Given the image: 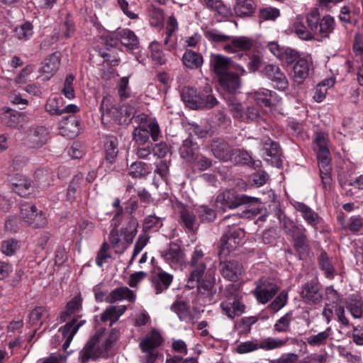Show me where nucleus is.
I'll return each instance as SVG.
<instances>
[{
    "instance_id": "f257e3e1",
    "label": "nucleus",
    "mask_w": 363,
    "mask_h": 363,
    "mask_svg": "<svg viewBox=\"0 0 363 363\" xmlns=\"http://www.w3.org/2000/svg\"><path fill=\"white\" fill-rule=\"evenodd\" d=\"M204 36L225 52L235 54L239 57H242L244 52L250 50L254 45L253 40L248 37L228 35L214 28L204 31Z\"/></svg>"
},
{
    "instance_id": "f03ea898",
    "label": "nucleus",
    "mask_w": 363,
    "mask_h": 363,
    "mask_svg": "<svg viewBox=\"0 0 363 363\" xmlns=\"http://www.w3.org/2000/svg\"><path fill=\"white\" fill-rule=\"evenodd\" d=\"M103 336L104 331L96 332L84 347L79 355V359L82 363H86L89 359L107 357L112 343L119 336V331L116 329H113L108 337L104 338Z\"/></svg>"
},
{
    "instance_id": "7ed1b4c3",
    "label": "nucleus",
    "mask_w": 363,
    "mask_h": 363,
    "mask_svg": "<svg viewBox=\"0 0 363 363\" xmlns=\"http://www.w3.org/2000/svg\"><path fill=\"white\" fill-rule=\"evenodd\" d=\"M313 144V149L316 152L318 160V167L322 183L325 189H330L332 184V167L328 134L325 132L316 133Z\"/></svg>"
},
{
    "instance_id": "20e7f679",
    "label": "nucleus",
    "mask_w": 363,
    "mask_h": 363,
    "mask_svg": "<svg viewBox=\"0 0 363 363\" xmlns=\"http://www.w3.org/2000/svg\"><path fill=\"white\" fill-rule=\"evenodd\" d=\"M237 215L228 216L224 218L222 221L223 225L228 227L223 235L220 239V255L226 257L230 252L237 249L242 243L245 237V232L240 228H238L235 223H232L230 220H238Z\"/></svg>"
},
{
    "instance_id": "39448f33",
    "label": "nucleus",
    "mask_w": 363,
    "mask_h": 363,
    "mask_svg": "<svg viewBox=\"0 0 363 363\" xmlns=\"http://www.w3.org/2000/svg\"><path fill=\"white\" fill-rule=\"evenodd\" d=\"M306 21L308 27L315 31V35L321 38H328L335 27V19L330 15L324 16L320 18V12L318 8L312 9L306 15Z\"/></svg>"
},
{
    "instance_id": "423d86ee",
    "label": "nucleus",
    "mask_w": 363,
    "mask_h": 363,
    "mask_svg": "<svg viewBox=\"0 0 363 363\" xmlns=\"http://www.w3.org/2000/svg\"><path fill=\"white\" fill-rule=\"evenodd\" d=\"M223 296L226 298L220 303V308L223 314L230 318L240 316L245 311V306L242 297L234 291V286L229 284L223 291Z\"/></svg>"
},
{
    "instance_id": "0eeeda50",
    "label": "nucleus",
    "mask_w": 363,
    "mask_h": 363,
    "mask_svg": "<svg viewBox=\"0 0 363 363\" xmlns=\"http://www.w3.org/2000/svg\"><path fill=\"white\" fill-rule=\"evenodd\" d=\"M20 216L25 223L35 228H43L48 222L43 211H38L36 206L31 203H21Z\"/></svg>"
},
{
    "instance_id": "6e6552de",
    "label": "nucleus",
    "mask_w": 363,
    "mask_h": 363,
    "mask_svg": "<svg viewBox=\"0 0 363 363\" xmlns=\"http://www.w3.org/2000/svg\"><path fill=\"white\" fill-rule=\"evenodd\" d=\"M133 135L135 143L143 145L148 140L150 136L153 141H157L161 137V130L158 123L152 119L135 128Z\"/></svg>"
},
{
    "instance_id": "1a4fd4ad",
    "label": "nucleus",
    "mask_w": 363,
    "mask_h": 363,
    "mask_svg": "<svg viewBox=\"0 0 363 363\" xmlns=\"http://www.w3.org/2000/svg\"><path fill=\"white\" fill-rule=\"evenodd\" d=\"M216 202L220 203L223 207L235 208L243 204L257 203L259 199L256 197L238 194L234 190H227L217 196Z\"/></svg>"
},
{
    "instance_id": "9d476101",
    "label": "nucleus",
    "mask_w": 363,
    "mask_h": 363,
    "mask_svg": "<svg viewBox=\"0 0 363 363\" xmlns=\"http://www.w3.org/2000/svg\"><path fill=\"white\" fill-rule=\"evenodd\" d=\"M279 286L270 278H262L257 282L256 288L252 291L257 301L267 303L278 291Z\"/></svg>"
},
{
    "instance_id": "9b49d317",
    "label": "nucleus",
    "mask_w": 363,
    "mask_h": 363,
    "mask_svg": "<svg viewBox=\"0 0 363 363\" xmlns=\"http://www.w3.org/2000/svg\"><path fill=\"white\" fill-rule=\"evenodd\" d=\"M262 73L263 76L272 82L274 88L281 91L287 89L289 86L288 80L279 66L272 64L265 65Z\"/></svg>"
},
{
    "instance_id": "f8f14e48",
    "label": "nucleus",
    "mask_w": 363,
    "mask_h": 363,
    "mask_svg": "<svg viewBox=\"0 0 363 363\" xmlns=\"http://www.w3.org/2000/svg\"><path fill=\"white\" fill-rule=\"evenodd\" d=\"M220 272L223 278L230 281H238L244 273L242 264L237 260L220 262Z\"/></svg>"
},
{
    "instance_id": "ddd939ff",
    "label": "nucleus",
    "mask_w": 363,
    "mask_h": 363,
    "mask_svg": "<svg viewBox=\"0 0 363 363\" xmlns=\"http://www.w3.org/2000/svg\"><path fill=\"white\" fill-rule=\"evenodd\" d=\"M122 210L119 213H116L112 219L113 229L111 230L109 235V242L112 247L116 250V251L123 252L125 250L131 243H128L125 239H122L119 234L118 228L121 225L122 220Z\"/></svg>"
},
{
    "instance_id": "4468645a",
    "label": "nucleus",
    "mask_w": 363,
    "mask_h": 363,
    "mask_svg": "<svg viewBox=\"0 0 363 363\" xmlns=\"http://www.w3.org/2000/svg\"><path fill=\"white\" fill-rule=\"evenodd\" d=\"M211 262L208 257H205L202 250L199 247H196L191 255L190 261L191 266L193 270L190 274L192 279H199L203 275L206 269L208 264Z\"/></svg>"
},
{
    "instance_id": "2eb2a0df",
    "label": "nucleus",
    "mask_w": 363,
    "mask_h": 363,
    "mask_svg": "<svg viewBox=\"0 0 363 363\" xmlns=\"http://www.w3.org/2000/svg\"><path fill=\"white\" fill-rule=\"evenodd\" d=\"M100 110L101 111V118L103 121L111 122L113 121L118 124L122 125L125 120H122L120 118V106L113 104L111 98H104Z\"/></svg>"
},
{
    "instance_id": "dca6fc26",
    "label": "nucleus",
    "mask_w": 363,
    "mask_h": 363,
    "mask_svg": "<svg viewBox=\"0 0 363 363\" xmlns=\"http://www.w3.org/2000/svg\"><path fill=\"white\" fill-rule=\"evenodd\" d=\"M210 66L213 72L218 77L229 72V69L234 67L233 61L229 57L220 54H211L210 57Z\"/></svg>"
},
{
    "instance_id": "f3484780",
    "label": "nucleus",
    "mask_w": 363,
    "mask_h": 363,
    "mask_svg": "<svg viewBox=\"0 0 363 363\" xmlns=\"http://www.w3.org/2000/svg\"><path fill=\"white\" fill-rule=\"evenodd\" d=\"M221 88L230 94H235L241 86L238 74L229 72L218 77Z\"/></svg>"
},
{
    "instance_id": "a211bd4d",
    "label": "nucleus",
    "mask_w": 363,
    "mask_h": 363,
    "mask_svg": "<svg viewBox=\"0 0 363 363\" xmlns=\"http://www.w3.org/2000/svg\"><path fill=\"white\" fill-rule=\"evenodd\" d=\"M233 150L223 139L213 140L211 143V151L214 157L223 162L231 160Z\"/></svg>"
},
{
    "instance_id": "6ab92c4d",
    "label": "nucleus",
    "mask_w": 363,
    "mask_h": 363,
    "mask_svg": "<svg viewBox=\"0 0 363 363\" xmlns=\"http://www.w3.org/2000/svg\"><path fill=\"white\" fill-rule=\"evenodd\" d=\"M152 284L156 294L166 291L171 285L173 276L163 270H159L152 275Z\"/></svg>"
},
{
    "instance_id": "aec40b11",
    "label": "nucleus",
    "mask_w": 363,
    "mask_h": 363,
    "mask_svg": "<svg viewBox=\"0 0 363 363\" xmlns=\"http://www.w3.org/2000/svg\"><path fill=\"white\" fill-rule=\"evenodd\" d=\"M84 323L85 320L78 321L77 318H73L70 322L66 323L59 330L62 338L65 340V342L62 346L64 350H67L69 347L74 335Z\"/></svg>"
},
{
    "instance_id": "412c9836",
    "label": "nucleus",
    "mask_w": 363,
    "mask_h": 363,
    "mask_svg": "<svg viewBox=\"0 0 363 363\" xmlns=\"http://www.w3.org/2000/svg\"><path fill=\"white\" fill-rule=\"evenodd\" d=\"M170 308L177 314L181 321L191 323L195 320L194 313L191 311L190 306L184 301H175Z\"/></svg>"
},
{
    "instance_id": "4be33fe9",
    "label": "nucleus",
    "mask_w": 363,
    "mask_h": 363,
    "mask_svg": "<svg viewBox=\"0 0 363 363\" xmlns=\"http://www.w3.org/2000/svg\"><path fill=\"white\" fill-rule=\"evenodd\" d=\"M48 134L47 129L40 126L30 128L27 133L26 138L31 147L37 148L46 143Z\"/></svg>"
},
{
    "instance_id": "5701e85b",
    "label": "nucleus",
    "mask_w": 363,
    "mask_h": 363,
    "mask_svg": "<svg viewBox=\"0 0 363 363\" xmlns=\"http://www.w3.org/2000/svg\"><path fill=\"white\" fill-rule=\"evenodd\" d=\"M115 35L116 39L128 50H135L138 48L139 40L134 32L130 29L125 28L118 30Z\"/></svg>"
},
{
    "instance_id": "b1692460",
    "label": "nucleus",
    "mask_w": 363,
    "mask_h": 363,
    "mask_svg": "<svg viewBox=\"0 0 363 363\" xmlns=\"http://www.w3.org/2000/svg\"><path fill=\"white\" fill-rule=\"evenodd\" d=\"M135 298L136 296L133 291L126 286H122L114 289L106 298V302L114 303L123 300L134 302Z\"/></svg>"
},
{
    "instance_id": "393cba45",
    "label": "nucleus",
    "mask_w": 363,
    "mask_h": 363,
    "mask_svg": "<svg viewBox=\"0 0 363 363\" xmlns=\"http://www.w3.org/2000/svg\"><path fill=\"white\" fill-rule=\"evenodd\" d=\"M257 9L254 0H235L234 11L237 16L249 18L253 16Z\"/></svg>"
},
{
    "instance_id": "a878e982",
    "label": "nucleus",
    "mask_w": 363,
    "mask_h": 363,
    "mask_svg": "<svg viewBox=\"0 0 363 363\" xmlns=\"http://www.w3.org/2000/svg\"><path fill=\"white\" fill-rule=\"evenodd\" d=\"M302 297L308 301L313 303L319 302L321 299L320 286L316 280H312L306 283L301 291Z\"/></svg>"
},
{
    "instance_id": "bb28decb",
    "label": "nucleus",
    "mask_w": 363,
    "mask_h": 363,
    "mask_svg": "<svg viewBox=\"0 0 363 363\" xmlns=\"http://www.w3.org/2000/svg\"><path fill=\"white\" fill-rule=\"evenodd\" d=\"M183 255L180 246L175 242H171L165 250L161 251L162 257L169 264L181 262Z\"/></svg>"
},
{
    "instance_id": "cd10ccee",
    "label": "nucleus",
    "mask_w": 363,
    "mask_h": 363,
    "mask_svg": "<svg viewBox=\"0 0 363 363\" xmlns=\"http://www.w3.org/2000/svg\"><path fill=\"white\" fill-rule=\"evenodd\" d=\"M123 222L125 223V226L121 228L124 239L128 243H132L138 233V220L133 216H130L121 220V224Z\"/></svg>"
},
{
    "instance_id": "c85d7f7f",
    "label": "nucleus",
    "mask_w": 363,
    "mask_h": 363,
    "mask_svg": "<svg viewBox=\"0 0 363 363\" xmlns=\"http://www.w3.org/2000/svg\"><path fill=\"white\" fill-rule=\"evenodd\" d=\"M80 121L74 116L64 118L60 123V128L63 130V134L73 138L79 133Z\"/></svg>"
},
{
    "instance_id": "c756f323",
    "label": "nucleus",
    "mask_w": 363,
    "mask_h": 363,
    "mask_svg": "<svg viewBox=\"0 0 363 363\" xmlns=\"http://www.w3.org/2000/svg\"><path fill=\"white\" fill-rule=\"evenodd\" d=\"M60 53L55 52L48 57L42 67V71L44 74H48L47 79H50L58 69L60 62Z\"/></svg>"
},
{
    "instance_id": "7c9ffc66",
    "label": "nucleus",
    "mask_w": 363,
    "mask_h": 363,
    "mask_svg": "<svg viewBox=\"0 0 363 363\" xmlns=\"http://www.w3.org/2000/svg\"><path fill=\"white\" fill-rule=\"evenodd\" d=\"M211 87L209 84H206L203 87V90L201 92H198V97L199 100L203 102V104H196L195 108H211L214 107L218 101L214 96L211 94Z\"/></svg>"
},
{
    "instance_id": "2f4dec72",
    "label": "nucleus",
    "mask_w": 363,
    "mask_h": 363,
    "mask_svg": "<svg viewBox=\"0 0 363 363\" xmlns=\"http://www.w3.org/2000/svg\"><path fill=\"white\" fill-rule=\"evenodd\" d=\"M162 337L159 333L153 330L140 342V347L143 352H152L162 343Z\"/></svg>"
},
{
    "instance_id": "473e14b6",
    "label": "nucleus",
    "mask_w": 363,
    "mask_h": 363,
    "mask_svg": "<svg viewBox=\"0 0 363 363\" xmlns=\"http://www.w3.org/2000/svg\"><path fill=\"white\" fill-rule=\"evenodd\" d=\"M308 62L303 58L298 59L294 66V81L297 84H301L308 77Z\"/></svg>"
},
{
    "instance_id": "72a5a7b5",
    "label": "nucleus",
    "mask_w": 363,
    "mask_h": 363,
    "mask_svg": "<svg viewBox=\"0 0 363 363\" xmlns=\"http://www.w3.org/2000/svg\"><path fill=\"white\" fill-rule=\"evenodd\" d=\"M292 30L300 39L303 40H312L315 36V31L308 26L306 27L299 18H296L294 22Z\"/></svg>"
},
{
    "instance_id": "f704fd0d",
    "label": "nucleus",
    "mask_w": 363,
    "mask_h": 363,
    "mask_svg": "<svg viewBox=\"0 0 363 363\" xmlns=\"http://www.w3.org/2000/svg\"><path fill=\"white\" fill-rule=\"evenodd\" d=\"M126 310V306H121L116 307L110 306L101 313V320L103 322L111 321V325L116 323L121 315H122Z\"/></svg>"
},
{
    "instance_id": "c9c22d12",
    "label": "nucleus",
    "mask_w": 363,
    "mask_h": 363,
    "mask_svg": "<svg viewBox=\"0 0 363 363\" xmlns=\"http://www.w3.org/2000/svg\"><path fill=\"white\" fill-rule=\"evenodd\" d=\"M197 91L189 86H185L182 88L181 90V98L182 101L191 108H195V105L196 104H203L201 101L199 100V97H198Z\"/></svg>"
},
{
    "instance_id": "e433bc0d",
    "label": "nucleus",
    "mask_w": 363,
    "mask_h": 363,
    "mask_svg": "<svg viewBox=\"0 0 363 363\" xmlns=\"http://www.w3.org/2000/svg\"><path fill=\"white\" fill-rule=\"evenodd\" d=\"M118 141L116 137L108 135L106 138L104 144L106 152V160L112 163L116 158L118 153Z\"/></svg>"
},
{
    "instance_id": "4c0bfd02",
    "label": "nucleus",
    "mask_w": 363,
    "mask_h": 363,
    "mask_svg": "<svg viewBox=\"0 0 363 363\" xmlns=\"http://www.w3.org/2000/svg\"><path fill=\"white\" fill-rule=\"evenodd\" d=\"M196 149V143L192 141L191 137H189L183 140V144L179 149L180 155L188 162H191L194 160V157L197 155L195 152Z\"/></svg>"
},
{
    "instance_id": "58836bf2",
    "label": "nucleus",
    "mask_w": 363,
    "mask_h": 363,
    "mask_svg": "<svg viewBox=\"0 0 363 363\" xmlns=\"http://www.w3.org/2000/svg\"><path fill=\"white\" fill-rule=\"evenodd\" d=\"M184 65L189 69H197L203 64V57L192 50H186L182 57Z\"/></svg>"
},
{
    "instance_id": "ea45409f",
    "label": "nucleus",
    "mask_w": 363,
    "mask_h": 363,
    "mask_svg": "<svg viewBox=\"0 0 363 363\" xmlns=\"http://www.w3.org/2000/svg\"><path fill=\"white\" fill-rule=\"evenodd\" d=\"M262 143L265 155L274 158L276 162H278L281 155V150L278 144L268 137L263 138Z\"/></svg>"
},
{
    "instance_id": "a19ab883",
    "label": "nucleus",
    "mask_w": 363,
    "mask_h": 363,
    "mask_svg": "<svg viewBox=\"0 0 363 363\" xmlns=\"http://www.w3.org/2000/svg\"><path fill=\"white\" fill-rule=\"evenodd\" d=\"M188 286L191 288L195 286L198 287V289L202 292L209 291L213 286V281L211 277H208L207 275L204 277V274L196 279H192L191 276L189 277L188 280Z\"/></svg>"
},
{
    "instance_id": "79ce46f5",
    "label": "nucleus",
    "mask_w": 363,
    "mask_h": 363,
    "mask_svg": "<svg viewBox=\"0 0 363 363\" xmlns=\"http://www.w3.org/2000/svg\"><path fill=\"white\" fill-rule=\"evenodd\" d=\"M179 213L181 220L189 230L193 231L197 228L199 224L194 213L191 209L183 206Z\"/></svg>"
},
{
    "instance_id": "37998d69",
    "label": "nucleus",
    "mask_w": 363,
    "mask_h": 363,
    "mask_svg": "<svg viewBox=\"0 0 363 363\" xmlns=\"http://www.w3.org/2000/svg\"><path fill=\"white\" fill-rule=\"evenodd\" d=\"M82 298L80 296H76L70 300L67 306L66 310L61 315V320L66 321L71 315L79 313L82 309Z\"/></svg>"
},
{
    "instance_id": "c03bdc74",
    "label": "nucleus",
    "mask_w": 363,
    "mask_h": 363,
    "mask_svg": "<svg viewBox=\"0 0 363 363\" xmlns=\"http://www.w3.org/2000/svg\"><path fill=\"white\" fill-rule=\"evenodd\" d=\"M24 119L25 116L23 113L16 111H7L4 114L2 117V120L6 125L15 128H18L21 126V124Z\"/></svg>"
},
{
    "instance_id": "a18cd8bd",
    "label": "nucleus",
    "mask_w": 363,
    "mask_h": 363,
    "mask_svg": "<svg viewBox=\"0 0 363 363\" xmlns=\"http://www.w3.org/2000/svg\"><path fill=\"white\" fill-rule=\"evenodd\" d=\"M289 341V337L284 339L275 338L269 337L262 339L259 342V348L264 350H272L281 348L286 345Z\"/></svg>"
},
{
    "instance_id": "49530a36",
    "label": "nucleus",
    "mask_w": 363,
    "mask_h": 363,
    "mask_svg": "<svg viewBox=\"0 0 363 363\" xmlns=\"http://www.w3.org/2000/svg\"><path fill=\"white\" fill-rule=\"evenodd\" d=\"M275 94L271 90L260 89L255 92L253 98L255 103L262 107H269L271 106V98Z\"/></svg>"
},
{
    "instance_id": "de8ad7c7",
    "label": "nucleus",
    "mask_w": 363,
    "mask_h": 363,
    "mask_svg": "<svg viewBox=\"0 0 363 363\" xmlns=\"http://www.w3.org/2000/svg\"><path fill=\"white\" fill-rule=\"evenodd\" d=\"M332 335L330 327L327 328L324 331L320 332L316 335H311L306 338L307 343L313 347L325 345L328 339Z\"/></svg>"
},
{
    "instance_id": "09e8293b",
    "label": "nucleus",
    "mask_w": 363,
    "mask_h": 363,
    "mask_svg": "<svg viewBox=\"0 0 363 363\" xmlns=\"http://www.w3.org/2000/svg\"><path fill=\"white\" fill-rule=\"evenodd\" d=\"M48 316L49 313L46 308L43 307H36L29 315V323L33 325H41Z\"/></svg>"
},
{
    "instance_id": "8fccbe9b",
    "label": "nucleus",
    "mask_w": 363,
    "mask_h": 363,
    "mask_svg": "<svg viewBox=\"0 0 363 363\" xmlns=\"http://www.w3.org/2000/svg\"><path fill=\"white\" fill-rule=\"evenodd\" d=\"M33 28L30 22H26L13 30L14 36L20 40L26 41L33 34Z\"/></svg>"
},
{
    "instance_id": "3c124183",
    "label": "nucleus",
    "mask_w": 363,
    "mask_h": 363,
    "mask_svg": "<svg viewBox=\"0 0 363 363\" xmlns=\"http://www.w3.org/2000/svg\"><path fill=\"white\" fill-rule=\"evenodd\" d=\"M151 49V58L156 65H162L166 63L167 58L163 51L160 48V44L158 42H152L150 45Z\"/></svg>"
},
{
    "instance_id": "603ef678",
    "label": "nucleus",
    "mask_w": 363,
    "mask_h": 363,
    "mask_svg": "<svg viewBox=\"0 0 363 363\" xmlns=\"http://www.w3.org/2000/svg\"><path fill=\"white\" fill-rule=\"evenodd\" d=\"M63 100L60 97L50 98L48 100L45 109L51 115L60 116L62 114Z\"/></svg>"
},
{
    "instance_id": "864d4df0",
    "label": "nucleus",
    "mask_w": 363,
    "mask_h": 363,
    "mask_svg": "<svg viewBox=\"0 0 363 363\" xmlns=\"http://www.w3.org/2000/svg\"><path fill=\"white\" fill-rule=\"evenodd\" d=\"M298 210L301 213L305 220L311 225L315 226L318 223V216L304 203H298Z\"/></svg>"
},
{
    "instance_id": "5fc2aeb1",
    "label": "nucleus",
    "mask_w": 363,
    "mask_h": 363,
    "mask_svg": "<svg viewBox=\"0 0 363 363\" xmlns=\"http://www.w3.org/2000/svg\"><path fill=\"white\" fill-rule=\"evenodd\" d=\"M228 108L231 115L236 118H242L244 113V108L239 101L234 96H230L227 99Z\"/></svg>"
},
{
    "instance_id": "6e6d98bb",
    "label": "nucleus",
    "mask_w": 363,
    "mask_h": 363,
    "mask_svg": "<svg viewBox=\"0 0 363 363\" xmlns=\"http://www.w3.org/2000/svg\"><path fill=\"white\" fill-rule=\"evenodd\" d=\"M150 172L149 168L142 162H133L129 167V174L135 178L145 177Z\"/></svg>"
},
{
    "instance_id": "4d7b16f0",
    "label": "nucleus",
    "mask_w": 363,
    "mask_h": 363,
    "mask_svg": "<svg viewBox=\"0 0 363 363\" xmlns=\"http://www.w3.org/2000/svg\"><path fill=\"white\" fill-rule=\"evenodd\" d=\"M20 248V242L15 239H8L1 243V250L6 256H13Z\"/></svg>"
},
{
    "instance_id": "13d9d810",
    "label": "nucleus",
    "mask_w": 363,
    "mask_h": 363,
    "mask_svg": "<svg viewBox=\"0 0 363 363\" xmlns=\"http://www.w3.org/2000/svg\"><path fill=\"white\" fill-rule=\"evenodd\" d=\"M292 320L291 312L286 313L280 318L274 324V329L279 333H286L290 330V325Z\"/></svg>"
},
{
    "instance_id": "bf43d9fd",
    "label": "nucleus",
    "mask_w": 363,
    "mask_h": 363,
    "mask_svg": "<svg viewBox=\"0 0 363 363\" xmlns=\"http://www.w3.org/2000/svg\"><path fill=\"white\" fill-rule=\"evenodd\" d=\"M206 5L216 11L220 16L225 17L230 15V10L225 6L221 0H204Z\"/></svg>"
},
{
    "instance_id": "052dcab7",
    "label": "nucleus",
    "mask_w": 363,
    "mask_h": 363,
    "mask_svg": "<svg viewBox=\"0 0 363 363\" xmlns=\"http://www.w3.org/2000/svg\"><path fill=\"white\" fill-rule=\"evenodd\" d=\"M347 308L354 318H363V301L361 300H350L347 303Z\"/></svg>"
},
{
    "instance_id": "680f3d73",
    "label": "nucleus",
    "mask_w": 363,
    "mask_h": 363,
    "mask_svg": "<svg viewBox=\"0 0 363 363\" xmlns=\"http://www.w3.org/2000/svg\"><path fill=\"white\" fill-rule=\"evenodd\" d=\"M230 161L247 165H250L252 163V157L249 153L238 149H234Z\"/></svg>"
},
{
    "instance_id": "e2e57ef3",
    "label": "nucleus",
    "mask_w": 363,
    "mask_h": 363,
    "mask_svg": "<svg viewBox=\"0 0 363 363\" xmlns=\"http://www.w3.org/2000/svg\"><path fill=\"white\" fill-rule=\"evenodd\" d=\"M83 182V175L82 174L76 175L71 182L67 191V200L72 202L75 199L77 189L79 188L81 183Z\"/></svg>"
},
{
    "instance_id": "0e129e2a",
    "label": "nucleus",
    "mask_w": 363,
    "mask_h": 363,
    "mask_svg": "<svg viewBox=\"0 0 363 363\" xmlns=\"http://www.w3.org/2000/svg\"><path fill=\"white\" fill-rule=\"evenodd\" d=\"M280 16V11L274 7H265L260 9L259 17L262 21H275Z\"/></svg>"
},
{
    "instance_id": "69168bd1",
    "label": "nucleus",
    "mask_w": 363,
    "mask_h": 363,
    "mask_svg": "<svg viewBox=\"0 0 363 363\" xmlns=\"http://www.w3.org/2000/svg\"><path fill=\"white\" fill-rule=\"evenodd\" d=\"M259 346V342L257 340H248L240 343L236 347V351L239 354H245L258 350Z\"/></svg>"
},
{
    "instance_id": "338daca9",
    "label": "nucleus",
    "mask_w": 363,
    "mask_h": 363,
    "mask_svg": "<svg viewBox=\"0 0 363 363\" xmlns=\"http://www.w3.org/2000/svg\"><path fill=\"white\" fill-rule=\"evenodd\" d=\"M320 269L324 272L325 274L329 277L333 275L335 269L332 266L330 259L325 252H322L318 259Z\"/></svg>"
},
{
    "instance_id": "774afa93",
    "label": "nucleus",
    "mask_w": 363,
    "mask_h": 363,
    "mask_svg": "<svg viewBox=\"0 0 363 363\" xmlns=\"http://www.w3.org/2000/svg\"><path fill=\"white\" fill-rule=\"evenodd\" d=\"M150 23L154 26H160L164 20V14L162 10L154 6H150L148 9Z\"/></svg>"
}]
</instances>
